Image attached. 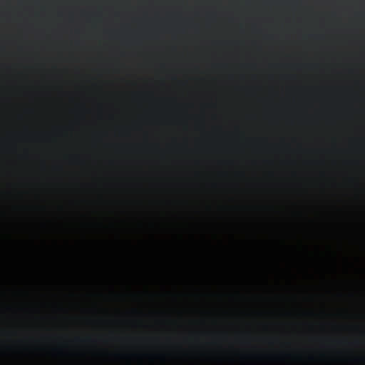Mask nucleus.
<instances>
[{
	"mask_svg": "<svg viewBox=\"0 0 365 365\" xmlns=\"http://www.w3.org/2000/svg\"><path fill=\"white\" fill-rule=\"evenodd\" d=\"M77 340L81 341H89L88 339H77Z\"/></svg>",
	"mask_w": 365,
	"mask_h": 365,
	"instance_id": "1",
	"label": "nucleus"
}]
</instances>
